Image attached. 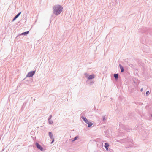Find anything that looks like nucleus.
Instances as JSON below:
<instances>
[{
	"label": "nucleus",
	"mask_w": 152,
	"mask_h": 152,
	"mask_svg": "<svg viewBox=\"0 0 152 152\" xmlns=\"http://www.w3.org/2000/svg\"><path fill=\"white\" fill-rule=\"evenodd\" d=\"M53 8V13L56 15H59L63 9L62 6L59 5H54Z\"/></svg>",
	"instance_id": "nucleus-1"
},
{
	"label": "nucleus",
	"mask_w": 152,
	"mask_h": 152,
	"mask_svg": "<svg viewBox=\"0 0 152 152\" xmlns=\"http://www.w3.org/2000/svg\"><path fill=\"white\" fill-rule=\"evenodd\" d=\"M122 141H126L129 143V145H126V148H132L133 147V140L132 139H130L129 137H128L127 139H124L121 140Z\"/></svg>",
	"instance_id": "nucleus-2"
},
{
	"label": "nucleus",
	"mask_w": 152,
	"mask_h": 152,
	"mask_svg": "<svg viewBox=\"0 0 152 152\" xmlns=\"http://www.w3.org/2000/svg\"><path fill=\"white\" fill-rule=\"evenodd\" d=\"M81 118L84 121L88 124L89 127H91L93 124L92 122L89 121L88 119L84 116H82Z\"/></svg>",
	"instance_id": "nucleus-3"
},
{
	"label": "nucleus",
	"mask_w": 152,
	"mask_h": 152,
	"mask_svg": "<svg viewBox=\"0 0 152 152\" xmlns=\"http://www.w3.org/2000/svg\"><path fill=\"white\" fill-rule=\"evenodd\" d=\"M35 70L31 71L28 72L26 75L27 77H32L35 73Z\"/></svg>",
	"instance_id": "nucleus-4"
},
{
	"label": "nucleus",
	"mask_w": 152,
	"mask_h": 152,
	"mask_svg": "<svg viewBox=\"0 0 152 152\" xmlns=\"http://www.w3.org/2000/svg\"><path fill=\"white\" fill-rule=\"evenodd\" d=\"M147 28L145 27H143L142 28H140L138 29V31L140 33H145L147 34L146 31H147Z\"/></svg>",
	"instance_id": "nucleus-5"
},
{
	"label": "nucleus",
	"mask_w": 152,
	"mask_h": 152,
	"mask_svg": "<svg viewBox=\"0 0 152 152\" xmlns=\"http://www.w3.org/2000/svg\"><path fill=\"white\" fill-rule=\"evenodd\" d=\"M35 145L37 148L43 151L44 150L43 148L37 142L35 143Z\"/></svg>",
	"instance_id": "nucleus-6"
},
{
	"label": "nucleus",
	"mask_w": 152,
	"mask_h": 152,
	"mask_svg": "<svg viewBox=\"0 0 152 152\" xmlns=\"http://www.w3.org/2000/svg\"><path fill=\"white\" fill-rule=\"evenodd\" d=\"M21 12H20L17 15H16L14 17L13 19L12 20V21L13 22L16 19V18H17L19 16V15L21 14Z\"/></svg>",
	"instance_id": "nucleus-7"
},
{
	"label": "nucleus",
	"mask_w": 152,
	"mask_h": 152,
	"mask_svg": "<svg viewBox=\"0 0 152 152\" xmlns=\"http://www.w3.org/2000/svg\"><path fill=\"white\" fill-rule=\"evenodd\" d=\"M29 33V31H26L25 32H23V33L20 34L19 35H18L16 37V38H18V37L19 36H21V35H27V34H28Z\"/></svg>",
	"instance_id": "nucleus-8"
},
{
	"label": "nucleus",
	"mask_w": 152,
	"mask_h": 152,
	"mask_svg": "<svg viewBox=\"0 0 152 152\" xmlns=\"http://www.w3.org/2000/svg\"><path fill=\"white\" fill-rule=\"evenodd\" d=\"M94 74H92L91 75H90L88 79V80H91L94 79Z\"/></svg>",
	"instance_id": "nucleus-9"
},
{
	"label": "nucleus",
	"mask_w": 152,
	"mask_h": 152,
	"mask_svg": "<svg viewBox=\"0 0 152 152\" xmlns=\"http://www.w3.org/2000/svg\"><path fill=\"white\" fill-rule=\"evenodd\" d=\"M48 134L49 137H50L51 139L54 138L53 137V135L52 134L51 132H49Z\"/></svg>",
	"instance_id": "nucleus-10"
},
{
	"label": "nucleus",
	"mask_w": 152,
	"mask_h": 152,
	"mask_svg": "<svg viewBox=\"0 0 152 152\" xmlns=\"http://www.w3.org/2000/svg\"><path fill=\"white\" fill-rule=\"evenodd\" d=\"M119 66L121 70V72H124V70L123 66L121 64H119Z\"/></svg>",
	"instance_id": "nucleus-11"
},
{
	"label": "nucleus",
	"mask_w": 152,
	"mask_h": 152,
	"mask_svg": "<svg viewBox=\"0 0 152 152\" xmlns=\"http://www.w3.org/2000/svg\"><path fill=\"white\" fill-rule=\"evenodd\" d=\"M118 74H114V77L115 80H117L118 78Z\"/></svg>",
	"instance_id": "nucleus-12"
},
{
	"label": "nucleus",
	"mask_w": 152,
	"mask_h": 152,
	"mask_svg": "<svg viewBox=\"0 0 152 152\" xmlns=\"http://www.w3.org/2000/svg\"><path fill=\"white\" fill-rule=\"evenodd\" d=\"M109 146V144L107 143H105L104 147L105 148L108 147Z\"/></svg>",
	"instance_id": "nucleus-13"
},
{
	"label": "nucleus",
	"mask_w": 152,
	"mask_h": 152,
	"mask_svg": "<svg viewBox=\"0 0 152 152\" xmlns=\"http://www.w3.org/2000/svg\"><path fill=\"white\" fill-rule=\"evenodd\" d=\"M48 122L49 124H53V122L52 120L51 119H48Z\"/></svg>",
	"instance_id": "nucleus-14"
},
{
	"label": "nucleus",
	"mask_w": 152,
	"mask_h": 152,
	"mask_svg": "<svg viewBox=\"0 0 152 152\" xmlns=\"http://www.w3.org/2000/svg\"><path fill=\"white\" fill-rule=\"evenodd\" d=\"M102 119H103V121L104 122L106 121V119L105 118V115H103L102 116Z\"/></svg>",
	"instance_id": "nucleus-15"
},
{
	"label": "nucleus",
	"mask_w": 152,
	"mask_h": 152,
	"mask_svg": "<svg viewBox=\"0 0 152 152\" xmlns=\"http://www.w3.org/2000/svg\"><path fill=\"white\" fill-rule=\"evenodd\" d=\"M78 137V136H76V137H75L73 140H72V141H74L75 140H76L77 138Z\"/></svg>",
	"instance_id": "nucleus-16"
},
{
	"label": "nucleus",
	"mask_w": 152,
	"mask_h": 152,
	"mask_svg": "<svg viewBox=\"0 0 152 152\" xmlns=\"http://www.w3.org/2000/svg\"><path fill=\"white\" fill-rule=\"evenodd\" d=\"M146 96H148L149 95V91H148L146 92Z\"/></svg>",
	"instance_id": "nucleus-17"
},
{
	"label": "nucleus",
	"mask_w": 152,
	"mask_h": 152,
	"mask_svg": "<svg viewBox=\"0 0 152 152\" xmlns=\"http://www.w3.org/2000/svg\"><path fill=\"white\" fill-rule=\"evenodd\" d=\"M51 139L52 140V141L51 142V143H53L54 141V139L53 138L52 139Z\"/></svg>",
	"instance_id": "nucleus-18"
},
{
	"label": "nucleus",
	"mask_w": 152,
	"mask_h": 152,
	"mask_svg": "<svg viewBox=\"0 0 152 152\" xmlns=\"http://www.w3.org/2000/svg\"><path fill=\"white\" fill-rule=\"evenodd\" d=\"M85 75L86 77H87L88 76V75L87 73H85Z\"/></svg>",
	"instance_id": "nucleus-19"
},
{
	"label": "nucleus",
	"mask_w": 152,
	"mask_h": 152,
	"mask_svg": "<svg viewBox=\"0 0 152 152\" xmlns=\"http://www.w3.org/2000/svg\"><path fill=\"white\" fill-rule=\"evenodd\" d=\"M109 151L110 152H113V150L112 149H109Z\"/></svg>",
	"instance_id": "nucleus-20"
},
{
	"label": "nucleus",
	"mask_w": 152,
	"mask_h": 152,
	"mask_svg": "<svg viewBox=\"0 0 152 152\" xmlns=\"http://www.w3.org/2000/svg\"><path fill=\"white\" fill-rule=\"evenodd\" d=\"M51 117H52V115H50L48 118V119H51Z\"/></svg>",
	"instance_id": "nucleus-21"
},
{
	"label": "nucleus",
	"mask_w": 152,
	"mask_h": 152,
	"mask_svg": "<svg viewBox=\"0 0 152 152\" xmlns=\"http://www.w3.org/2000/svg\"><path fill=\"white\" fill-rule=\"evenodd\" d=\"M105 148L106 149L107 151H108V147H107V148Z\"/></svg>",
	"instance_id": "nucleus-22"
},
{
	"label": "nucleus",
	"mask_w": 152,
	"mask_h": 152,
	"mask_svg": "<svg viewBox=\"0 0 152 152\" xmlns=\"http://www.w3.org/2000/svg\"><path fill=\"white\" fill-rule=\"evenodd\" d=\"M142 90H143V89H142V88L141 89V90H140V91H141V92H142Z\"/></svg>",
	"instance_id": "nucleus-23"
},
{
	"label": "nucleus",
	"mask_w": 152,
	"mask_h": 152,
	"mask_svg": "<svg viewBox=\"0 0 152 152\" xmlns=\"http://www.w3.org/2000/svg\"><path fill=\"white\" fill-rule=\"evenodd\" d=\"M151 116L152 117V114H151Z\"/></svg>",
	"instance_id": "nucleus-24"
},
{
	"label": "nucleus",
	"mask_w": 152,
	"mask_h": 152,
	"mask_svg": "<svg viewBox=\"0 0 152 152\" xmlns=\"http://www.w3.org/2000/svg\"><path fill=\"white\" fill-rule=\"evenodd\" d=\"M134 83H135V81H134Z\"/></svg>",
	"instance_id": "nucleus-25"
},
{
	"label": "nucleus",
	"mask_w": 152,
	"mask_h": 152,
	"mask_svg": "<svg viewBox=\"0 0 152 152\" xmlns=\"http://www.w3.org/2000/svg\"><path fill=\"white\" fill-rule=\"evenodd\" d=\"M131 66H133V65L132 64Z\"/></svg>",
	"instance_id": "nucleus-26"
}]
</instances>
